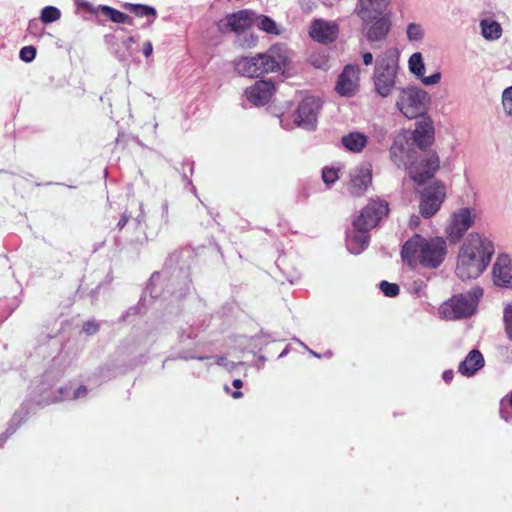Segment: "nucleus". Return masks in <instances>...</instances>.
I'll use <instances>...</instances> for the list:
<instances>
[{
    "label": "nucleus",
    "instance_id": "nucleus-1",
    "mask_svg": "<svg viewBox=\"0 0 512 512\" xmlns=\"http://www.w3.org/2000/svg\"><path fill=\"white\" fill-rule=\"evenodd\" d=\"M494 254L492 242L477 233H471L461 247L456 274L462 280L475 279L487 268Z\"/></svg>",
    "mask_w": 512,
    "mask_h": 512
},
{
    "label": "nucleus",
    "instance_id": "nucleus-2",
    "mask_svg": "<svg viewBox=\"0 0 512 512\" xmlns=\"http://www.w3.org/2000/svg\"><path fill=\"white\" fill-rule=\"evenodd\" d=\"M289 63V50L284 44H274L266 52L236 59L235 71L244 77L258 78L265 74L282 71Z\"/></svg>",
    "mask_w": 512,
    "mask_h": 512
},
{
    "label": "nucleus",
    "instance_id": "nucleus-3",
    "mask_svg": "<svg viewBox=\"0 0 512 512\" xmlns=\"http://www.w3.org/2000/svg\"><path fill=\"white\" fill-rule=\"evenodd\" d=\"M446 253L447 245L443 238L426 239L420 234H414L402 246L401 257L412 268L422 265L435 269L444 261Z\"/></svg>",
    "mask_w": 512,
    "mask_h": 512
},
{
    "label": "nucleus",
    "instance_id": "nucleus-4",
    "mask_svg": "<svg viewBox=\"0 0 512 512\" xmlns=\"http://www.w3.org/2000/svg\"><path fill=\"white\" fill-rule=\"evenodd\" d=\"M398 63L394 52H387L385 56L376 60L373 81L375 91L385 98L391 95L396 86Z\"/></svg>",
    "mask_w": 512,
    "mask_h": 512
},
{
    "label": "nucleus",
    "instance_id": "nucleus-5",
    "mask_svg": "<svg viewBox=\"0 0 512 512\" xmlns=\"http://www.w3.org/2000/svg\"><path fill=\"white\" fill-rule=\"evenodd\" d=\"M389 214V204L383 199H370L367 205L353 221L354 228L359 232H367Z\"/></svg>",
    "mask_w": 512,
    "mask_h": 512
},
{
    "label": "nucleus",
    "instance_id": "nucleus-6",
    "mask_svg": "<svg viewBox=\"0 0 512 512\" xmlns=\"http://www.w3.org/2000/svg\"><path fill=\"white\" fill-rule=\"evenodd\" d=\"M428 95L416 88L403 89L397 99L396 106L408 119H415L426 111Z\"/></svg>",
    "mask_w": 512,
    "mask_h": 512
},
{
    "label": "nucleus",
    "instance_id": "nucleus-7",
    "mask_svg": "<svg viewBox=\"0 0 512 512\" xmlns=\"http://www.w3.org/2000/svg\"><path fill=\"white\" fill-rule=\"evenodd\" d=\"M440 168V159L436 152L429 151L417 158L409 167L410 178L418 185H423L434 177Z\"/></svg>",
    "mask_w": 512,
    "mask_h": 512
},
{
    "label": "nucleus",
    "instance_id": "nucleus-8",
    "mask_svg": "<svg viewBox=\"0 0 512 512\" xmlns=\"http://www.w3.org/2000/svg\"><path fill=\"white\" fill-rule=\"evenodd\" d=\"M482 289H474L468 294H459L453 296L450 301L446 304L444 308V313H446L447 309H450L451 312L449 317L453 319H461L469 317L473 314L477 299L482 296Z\"/></svg>",
    "mask_w": 512,
    "mask_h": 512
},
{
    "label": "nucleus",
    "instance_id": "nucleus-9",
    "mask_svg": "<svg viewBox=\"0 0 512 512\" xmlns=\"http://www.w3.org/2000/svg\"><path fill=\"white\" fill-rule=\"evenodd\" d=\"M446 197L445 186L435 181L421 192L420 213L424 218H430L440 209Z\"/></svg>",
    "mask_w": 512,
    "mask_h": 512
},
{
    "label": "nucleus",
    "instance_id": "nucleus-10",
    "mask_svg": "<svg viewBox=\"0 0 512 512\" xmlns=\"http://www.w3.org/2000/svg\"><path fill=\"white\" fill-rule=\"evenodd\" d=\"M474 221L475 215L470 208H461L454 212L446 229L448 239L453 243L460 241Z\"/></svg>",
    "mask_w": 512,
    "mask_h": 512
},
{
    "label": "nucleus",
    "instance_id": "nucleus-11",
    "mask_svg": "<svg viewBox=\"0 0 512 512\" xmlns=\"http://www.w3.org/2000/svg\"><path fill=\"white\" fill-rule=\"evenodd\" d=\"M360 68L355 64H347L338 76L335 90L344 97H352L359 90Z\"/></svg>",
    "mask_w": 512,
    "mask_h": 512
},
{
    "label": "nucleus",
    "instance_id": "nucleus-12",
    "mask_svg": "<svg viewBox=\"0 0 512 512\" xmlns=\"http://www.w3.org/2000/svg\"><path fill=\"white\" fill-rule=\"evenodd\" d=\"M321 108V102L315 97H306L298 105L295 122L299 126L313 129L317 121V114Z\"/></svg>",
    "mask_w": 512,
    "mask_h": 512
},
{
    "label": "nucleus",
    "instance_id": "nucleus-13",
    "mask_svg": "<svg viewBox=\"0 0 512 512\" xmlns=\"http://www.w3.org/2000/svg\"><path fill=\"white\" fill-rule=\"evenodd\" d=\"M275 84L271 80H258L245 90V96L255 106H264L272 98Z\"/></svg>",
    "mask_w": 512,
    "mask_h": 512
},
{
    "label": "nucleus",
    "instance_id": "nucleus-14",
    "mask_svg": "<svg viewBox=\"0 0 512 512\" xmlns=\"http://www.w3.org/2000/svg\"><path fill=\"white\" fill-rule=\"evenodd\" d=\"M338 33L339 27L335 22L323 19L314 20L309 29L312 39L322 44L334 42L338 37Z\"/></svg>",
    "mask_w": 512,
    "mask_h": 512
},
{
    "label": "nucleus",
    "instance_id": "nucleus-15",
    "mask_svg": "<svg viewBox=\"0 0 512 512\" xmlns=\"http://www.w3.org/2000/svg\"><path fill=\"white\" fill-rule=\"evenodd\" d=\"M255 21V13L245 9L226 16V26L236 34H242L249 29Z\"/></svg>",
    "mask_w": 512,
    "mask_h": 512
},
{
    "label": "nucleus",
    "instance_id": "nucleus-16",
    "mask_svg": "<svg viewBox=\"0 0 512 512\" xmlns=\"http://www.w3.org/2000/svg\"><path fill=\"white\" fill-rule=\"evenodd\" d=\"M493 279L497 286L512 288L511 260L507 255L498 256L493 266Z\"/></svg>",
    "mask_w": 512,
    "mask_h": 512
},
{
    "label": "nucleus",
    "instance_id": "nucleus-17",
    "mask_svg": "<svg viewBox=\"0 0 512 512\" xmlns=\"http://www.w3.org/2000/svg\"><path fill=\"white\" fill-rule=\"evenodd\" d=\"M413 142L423 151L430 147L434 141V127L429 119L416 122L412 132Z\"/></svg>",
    "mask_w": 512,
    "mask_h": 512
},
{
    "label": "nucleus",
    "instance_id": "nucleus-18",
    "mask_svg": "<svg viewBox=\"0 0 512 512\" xmlns=\"http://www.w3.org/2000/svg\"><path fill=\"white\" fill-rule=\"evenodd\" d=\"M79 6L92 14H96L98 11H100L114 23L129 25L133 23V19L130 16L107 5H99L98 7H95L93 4L82 0L79 2Z\"/></svg>",
    "mask_w": 512,
    "mask_h": 512
},
{
    "label": "nucleus",
    "instance_id": "nucleus-19",
    "mask_svg": "<svg viewBox=\"0 0 512 512\" xmlns=\"http://www.w3.org/2000/svg\"><path fill=\"white\" fill-rule=\"evenodd\" d=\"M390 0H360L358 16L364 22H370L380 15Z\"/></svg>",
    "mask_w": 512,
    "mask_h": 512
},
{
    "label": "nucleus",
    "instance_id": "nucleus-20",
    "mask_svg": "<svg viewBox=\"0 0 512 512\" xmlns=\"http://www.w3.org/2000/svg\"><path fill=\"white\" fill-rule=\"evenodd\" d=\"M409 69L410 71L419 77L423 84L432 85L440 81L441 74L439 72L432 74L431 76H424V63L420 52L413 53L409 58Z\"/></svg>",
    "mask_w": 512,
    "mask_h": 512
},
{
    "label": "nucleus",
    "instance_id": "nucleus-21",
    "mask_svg": "<svg viewBox=\"0 0 512 512\" xmlns=\"http://www.w3.org/2000/svg\"><path fill=\"white\" fill-rule=\"evenodd\" d=\"M484 366V358L479 350H471L459 364V372L464 376H472Z\"/></svg>",
    "mask_w": 512,
    "mask_h": 512
},
{
    "label": "nucleus",
    "instance_id": "nucleus-22",
    "mask_svg": "<svg viewBox=\"0 0 512 512\" xmlns=\"http://www.w3.org/2000/svg\"><path fill=\"white\" fill-rule=\"evenodd\" d=\"M372 174L369 169H360L357 174H355L349 185V192L354 197L362 196L368 186L371 184Z\"/></svg>",
    "mask_w": 512,
    "mask_h": 512
},
{
    "label": "nucleus",
    "instance_id": "nucleus-23",
    "mask_svg": "<svg viewBox=\"0 0 512 512\" xmlns=\"http://www.w3.org/2000/svg\"><path fill=\"white\" fill-rule=\"evenodd\" d=\"M390 28V20L386 16H383L373 22L372 25L368 28L366 32V38L371 43L382 41L387 37Z\"/></svg>",
    "mask_w": 512,
    "mask_h": 512
},
{
    "label": "nucleus",
    "instance_id": "nucleus-24",
    "mask_svg": "<svg viewBox=\"0 0 512 512\" xmlns=\"http://www.w3.org/2000/svg\"><path fill=\"white\" fill-rule=\"evenodd\" d=\"M341 142L347 150L359 153L366 147L368 138L361 132H351L343 136Z\"/></svg>",
    "mask_w": 512,
    "mask_h": 512
},
{
    "label": "nucleus",
    "instance_id": "nucleus-25",
    "mask_svg": "<svg viewBox=\"0 0 512 512\" xmlns=\"http://www.w3.org/2000/svg\"><path fill=\"white\" fill-rule=\"evenodd\" d=\"M480 26L482 36L487 40H497L502 36V27L497 21L483 19Z\"/></svg>",
    "mask_w": 512,
    "mask_h": 512
},
{
    "label": "nucleus",
    "instance_id": "nucleus-26",
    "mask_svg": "<svg viewBox=\"0 0 512 512\" xmlns=\"http://www.w3.org/2000/svg\"><path fill=\"white\" fill-rule=\"evenodd\" d=\"M254 23H256L257 27L260 30H262L268 34L278 35L280 33L275 21L266 15L257 16L255 14Z\"/></svg>",
    "mask_w": 512,
    "mask_h": 512
},
{
    "label": "nucleus",
    "instance_id": "nucleus-27",
    "mask_svg": "<svg viewBox=\"0 0 512 512\" xmlns=\"http://www.w3.org/2000/svg\"><path fill=\"white\" fill-rule=\"evenodd\" d=\"M123 7L137 17H156L157 14L153 7L144 4L125 3Z\"/></svg>",
    "mask_w": 512,
    "mask_h": 512
},
{
    "label": "nucleus",
    "instance_id": "nucleus-28",
    "mask_svg": "<svg viewBox=\"0 0 512 512\" xmlns=\"http://www.w3.org/2000/svg\"><path fill=\"white\" fill-rule=\"evenodd\" d=\"M61 17V12L54 6H46L41 11L40 19L43 23L49 24L57 21Z\"/></svg>",
    "mask_w": 512,
    "mask_h": 512
},
{
    "label": "nucleus",
    "instance_id": "nucleus-29",
    "mask_svg": "<svg viewBox=\"0 0 512 512\" xmlns=\"http://www.w3.org/2000/svg\"><path fill=\"white\" fill-rule=\"evenodd\" d=\"M380 289L387 297H396L400 293V288L397 284L385 280L380 283Z\"/></svg>",
    "mask_w": 512,
    "mask_h": 512
},
{
    "label": "nucleus",
    "instance_id": "nucleus-30",
    "mask_svg": "<svg viewBox=\"0 0 512 512\" xmlns=\"http://www.w3.org/2000/svg\"><path fill=\"white\" fill-rule=\"evenodd\" d=\"M407 37L410 41H418L423 38L422 27L418 24L411 23L407 28Z\"/></svg>",
    "mask_w": 512,
    "mask_h": 512
},
{
    "label": "nucleus",
    "instance_id": "nucleus-31",
    "mask_svg": "<svg viewBox=\"0 0 512 512\" xmlns=\"http://www.w3.org/2000/svg\"><path fill=\"white\" fill-rule=\"evenodd\" d=\"M504 324L505 331L510 340H512V304H509L504 309Z\"/></svg>",
    "mask_w": 512,
    "mask_h": 512
},
{
    "label": "nucleus",
    "instance_id": "nucleus-32",
    "mask_svg": "<svg viewBox=\"0 0 512 512\" xmlns=\"http://www.w3.org/2000/svg\"><path fill=\"white\" fill-rule=\"evenodd\" d=\"M502 104L505 112L512 115V86L504 90L502 95Z\"/></svg>",
    "mask_w": 512,
    "mask_h": 512
},
{
    "label": "nucleus",
    "instance_id": "nucleus-33",
    "mask_svg": "<svg viewBox=\"0 0 512 512\" xmlns=\"http://www.w3.org/2000/svg\"><path fill=\"white\" fill-rule=\"evenodd\" d=\"M339 178L338 170L334 168H324L322 171V179L326 184H332Z\"/></svg>",
    "mask_w": 512,
    "mask_h": 512
},
{
    "label": "nucleus",
    "instance_id": "nucleus-34",
    "mask_svg": "<svg viewBox=\"0 0 512 512\" xmlns=\"http://www.w3.org/2000/svg\"><path fill=\"white\" fill-rule=\"evenodd\" d=\"M36 57V49L33 46H25L20 50V58L24 62H31Z\"/></svg>",
    "mask_w": 512,
    "mask_h": 512
},
{
    "label": "nucleus",
    "instance_id": "nucleus-35",
    "mask_svg": "<svg viewBox=\"0 0 512 512\" xmlns=\"http://www.w3.org/2000/svg\"><path fill=\"white\" fill-rule=\"evenodd\" d=\"M99 328H100L99 325L93 321H88V322L84 323V325H83V331L87 335L96 334L99 331Z\"/></svg>",
    "mask_w": 512,
    "mask_h": 512
},
{
    "label": "nucleus",
    "instance_id": "nucleus-36",
    "mask_svg": "<svg viewBox=\"0 0 512 512\" xmlns=\"http://www.w3.org/2000/svg\"><path fill=\"white\" fill-rule=\"evenodd\" d=\"M232 385L237 389V391H234L231 396L234 398V399H239L243 396V393L241 391H239L240 388H242L243 386V382L241 379H234L233 382H232Z\"/></svg>",
    "mask_w": 512,
    "mask_h": 512
},
{
    "label": "nucleus",
    "instance_id": "nucleus-37",
    "mask_svg": "<svg viewBox=\"0 0 512 512\" xmlns=\"http://www.w3.org/2000/svg\"><path fill=\"white\" fill-rule=\"evenodd\" d=\"M362 61H363V64L366 65V66L371 65L373 63V55H372V53L364 52L362 54Z\"/></svg>",
    "mask_w": 512,
    "mask_h": 512
},
{
    "label": "nucleus",
    "instance_id": "nucleus-38",
    "mask_svg": "<svg viewBox=\"0 0 512 512\" xmlns=\"http://www.w3.org/2000/svg\"><path fill=\"white\" fill-rule=\"evenodd\" d=\"M128 221H129V216L126 213L122 214L120 220L117 223V228L119 230H122L126 226Z\"/></svg>",
    "mask_w": 512,
    "mask_h": 512
},
{
    "label": "nucleus",
    "instance_id": "nucleus-39",
    "mask_svg": "<svg viewBox=\"0 0 512 512\" xmlns=\"http://www.w3.org/2000/svg\"><path fill=\"white\" fill-rule=\"evenodd\" d=\"M153 52V46H152V43L150 41H147L144 43V46H143V54L146 56V57H149Z\"/></svg>",
    "mask_w": 512,
    "mask_h": 512
},
{
    "label": "nucleus",
    "instance_id": "nucleus-40",
    "mask_svg": "<svg viewBox=\"0 0 512 512\" xmlns=\"http://www.w3.org/2000/svg\"><path fill=\"white\" fill-rule=\"evenodd\" d=\"M87 394V388L86 386L84 385H81L79 386L75 391H74V398H79V397H82L84 395Z\"/></svg>",
    "mask_w": 512,
    "mask_h": 512
},
{
    "label": "nucleus",
    "instance_id": "nucleus-41",
    "mask_svg": "<svg viewBox=\"0 0 512 512\" xmlns=\"http://www.w3.org/2000/svg\"><path fill=\"white\" fill-rule=\"evenodd\" d=\"M454 377L453 370H446L443 372L442 378L446 383H450Z\"/></svg>",
    "mask_w": 512,
    "mask_h": 512
},
{
    "label": "nucleus",
    "instance_id": "nucleus-42",
    "mask_svg": "<svg viewBox=\"0 0 512 512\" xmlns=\"http://www.w3.org/2000/svg\"><path fill=\"white\" fill-rule=\"evenodd\" d=\"M214 359L218 365H222L225 362L226 357L225 356H215Z\"/></svg>",
    "mask_w": 512,
    "mask_h": 512
},
{
    "label": "nucleus",
    "instance_id": "nucleus-43",
    "mask_svg": "<svg viewBox=\"0 0 512 512\" xmlns=\"http://www.w3.org/2000/svg\"><path fill=\"white\" fill-rule=\"evenodd\" d=\"M507 398L509 405L512 407V392L509 394V396H507Z\"/></svg>",
    "mask_w": 512,
    "mask_h": 512
},
{
    "label": "nucleus",
    "instance_id": "nucleus-44",
    "mask_svg": "<svg viewBox=\"0 0 512 512\" xmlns=\"http://www.w3.org/2000/svg\"><path fill=\"white\" fill-rule=\"evenodd\" d=\"M195 358H196L197 360L202 361V360H204V359H208L209 357H208V356H206V357L199 356V357H195Z\"/></svg>",
    "mask_w": 512,
    "mask_h": 512
}]
</instances>
